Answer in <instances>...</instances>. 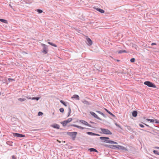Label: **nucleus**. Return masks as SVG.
<instances>
[{"instance_id": "1", "label": "nucleus", "mask_w": 159, "mask_h": 159, "mask_svg": "<svg viewBox=\"0 0 159 159\" xmlns=\"http://www.w3.org/2000/svg\"><path fill=\"white\" fill-rule=\"evenodd\" d=\"M66 133L68 135L71 137L72 140H74L77 134V132H67Z\"/></svg>"}, {"instance_id": "2", "label": "nucleus", "mask_w": 159, "mask_h": 159, "mask_svg": "<svg viewBox=\"0 0 159 159\" xmlns=\"http://www.w3.org/2000/svg\"><path fill=\"white\" fill-rule=\"evenodd\" d=\"M41 45L43 47V49L42 51V53L45 54L47 53L48 52V46L43 43H41Z\"/></svg>"}, {"instance_id": "3", "label": "nucleus", "mask_w": 159, "mask_h": 159, "mask_svg": "<svg viewBox=\"0 0 159 159\" xmlns=\"http://www.w3.org/2000/svg\"><path fill=\"white\" fill-rule=\"evenodd\" d=\"M100 129L102 131V132H101V133L106 134H112L111 132L108 129L101 128Z\"/></svg>"}, {"instance_id": "4", "label": "nucleus", "mask_w": 159, "mask_h": 159, "mask_svg": "<svg viewBox=\"0 0 159 159\" xmlns=\"http://www.w3.org/2000/svg\"><path fill=\"white\" fill-rule=\"evenodd\" d=\"M144 84L150 87L156 88V86L153 83L149 81H145Z\"/></svg>"}, {"instance_id": "5", "label": "nucleus", "mask_w": 159, "mask_h": 159, "mask_svg": "<svg viewBox=\"0 0 159 159\" xmlns=\"http://www.w3.org/2000/svg\"><path fill=\"white\" fill-rule=\"evenodd\" d=\"M13 135L14 137H17L19 138L24 137H25V135L16 133H13Z\"/></svg>"}, {"instance_id": "6", "label": "nucleus", "mask_w": 159, "mask_h": 159, "mask_svg": "<svg viewBox=\"0 0 159 159\" xmlns=\"http://www.w3.org/2000/svg\"><path fill=\"white\" fill-rule=\"evenodd\" d=\"M90 113L95 118H96L97 119H98L99 120H102V119L101 118H100V117H98V116H97V115L96 113H95L94 112H93V111H90Z\"/></svg>"}, {"instance_id": "7", "label": "nucleus", "mask_w": 159, "mask_h": 159, "mask_svg": "<svg viewBox=\"0 0 159 159\" xmlns=\"http://www.w3.org/2000/svg\"><path fill=\"white\" fill-rule=\"evenodd\" d=\"M100 139L103 140V142L108 143L106 142V141H109L110 139L109 137H101L100 138Z\"/></svg>"}, {"instance_id": "8", "label": "nucleus", "mask_w": 159, "mask_h": 159, "mask_svg": "<svg viewBox=\"0 0 159 159\" xmlns=\"http://www.w3.org/2000/svg\"><path fill=\"white\" fill-rule=\"evenodd\" d=\"M80 122H81V123L84 124V125H86L88 126H89V127H92L91 126V125H90L89 124V123H88L86 121H85L84 120H80Z\"/></svg>"}, {"instance_id": "9", "label": "nucleus", "mask_w": 159, "mask_h": 159, "mask_svg": "<svg viewBox=\"0 0 159 159\" xmlns=\"http://www.w3.org/2000/svg\"><path fill=\"white\" fill-rule=\"evenodd\" d=\"M103 145L106 147H108L112 149L117 148V145H107V144H104Z\"/></svg>"}, {"instance_id": "10", "label": "nucleus", "mask_w": 159, "mask_h": 159, "mask_svg": "<svg viewBox=\"0 0 159 159\" xmlns=\"http://www.w3.org/2000/svg\"><path fill=\"white\" fill-rule=\"evenodd\" d=\"M87 42L86 43L89 46H91L92 43V40L89 38H88L86 39Z\"/></svg>"}, {"instance_id": "11", "label": "nucleus", "mask_w": 159, "mask_h": 159, "mask_svg": "<svg viewBox=\"0 0 159 159\" xmlns=\"http://www.w3.org/2000/svg\"><path fill=\"white\" fill-rule=\"evenodd\" d=\"M71 126H74L75 127H77L79 129H86V128L83 127H81L80 126H78L77 125H75V124H72L70 125Z\"/></svg>"}, {"instance_id": "12", "label": "nucleus", "mask_w": 159, "mask_h": 159, "mask_svg": "<svg viewBox=\"0 0 159 159\" xmlns=\"http://www.w3.org/2000/svg\"><path fill=\"white\" fill-rule=\"evenodd\" d=\"M51 126L53 128H56L57 129H62L60 128V126L59 125L57 124H54L53 125H51Z\"/></svg>"}, {"instance_id": "13", "label": "nucleus", "mask_w": 159, "mask_h": 159, "mask_svg": "<svg viewBox=\"0 0 159 159\" xmlns=\"http://www.w3.org/2000/svg\"><path fill=\"white\" fill-rule=\"evenodd\" d=\"M117 149H119L122 150H124L126 151H128V149L126 148H125V147L119 145H117Z\"/></svg>"}, {"instance_id": "14", "label": "nucleus", "mask_w": 159, "mask_h": 159, "mask_svg": "<svg viewBox=\"0 0 159 159\" xmlns=\"http://www.w3.org/2000/svg\"><path fill=\"white\" fill-rule=\"evenodd\" d=\"M72 99L74 98L77 100H79V97L78 95L77 94H74L71 97Z\"/></svg>"}, {"instance_id": "15", "label": "nucleus", "mask_w": 159, "mask_h": 159, "mask_svg": "<svg viewBox=\"0 0 159 159\" xmlns=\"http://www.w3.org/2000/svg\"><path fill=\"white\" fill-rule=\"evenodd\" d=\"M109 114H110L112 116L114 117L115 118H116V116L113 114L111 112H110L106 108L104 109Z\"/></svg>"}, {"instance_id": "16", "label": "nucleus", "mask_w": 159, "mask_h": 159, "mask_svg": "<svg viewBox=\"0 0 159 159\" xmlns=\"http://www.w3.org/2000/svg\"><path fill=\"white\" fill-rule=\"evenodd\" d=\"M138 112L136 111H134L132 112V116L134 117H135L137 116Z\"/></svg>"}, {"instance_id": "17", "label": "nucleus", "mask_w": 159, "mask_h": 159, "mask_svg": "<svg viewBox=\"0 0 159 159\" xmlns=\"http://www.w3.org/2000/svg\"><path fill=\"white\" fill-rule=\"evenodd\" d=\"M95 9L98 11H99L102 13H103L104 12V11L101 8H95Z\"/></svg>"}, {"instance_id": "18", "label": "nucleus", "mask_w": 159, "mask_h": 159, "mask_svg": "<svg viewBox=\"0 0 159 159\" xmlns=\"http://www.w3.org/2000/svg\"><path fill=\"white\" fill-rule=\"evenodd\" d=\"M82 102L83 103H84V104H86L87 105H90L91 104V103L90 102L87 101H86V100H84L83 101H82Z\"/></svg>"}, {"instance_id": "19", "label": "nucleus", "mask_w": 159, "mask_h": 159, "mask_svg": "<svg viewBox=\"0 0 159 159\" xmlns=\"http://www.w3.org/2000/svg\"><path fill=\"white\" fill-rule=\"evenodd\" d=\"M89 150L91 152H98V151L95 149L93 148H91L89 149Z\"/></svg>"}, {"instance_id": "20", "label": "nucleus", "mask_w": 159, "mask_h": 159, "mask_svg": "<svg viewBox=\"0 0 159 159\" xmlns=\"http://www.w3.org/2000/svg\"><path fill=\"white\" fill-rule=\"evenodd\" d=\"M60 102L65 107H66L67 106V104H68L67 102H64L63 101L61 100H60Z\"/></svg>"}, {"instance_id": "21", "label": "nucleus", "mask_w": 159, "mask_h": 159, "mask_svg": "<svg viewBox=\"0 0 159 159\" xmlns=\"http://www.w3.org/2000/svg\"><path fill=\"white\" fill-rule=\"evenodd\" d=\"M96 112L102 115L104 117L106 118V116L102 112L100 111H97Z\"/></svg>"}, {"instance_id": "22", "label": "nucleus", "mask_w": 159, "mask_h": 159, "mask_svg": "<svg viewBox=\"0 0 159 159\" xmlns=\"http://www.w3.org/2000/svg\"><path fill=\"white\" fill-rule=\"evenodd\" d=\"M13 143V142L12 141H7L6 142V143L7 145H8L9 146H12L13 145H12Z\"/></svg>"}, {"instance_id": "23", "label": "nucleus", "mask_w": 159, "mask_h": 159, "mask_svg": "<svg viewBox=\"0 0 159 159\" xmlns=\"http://www.w3.org/2000/svg\"><path fill=\"white\" fill-rule=\"evenodd\" d=\"M106 142L108 143H113V144H117V143L116 142L113 141H112L111 140H110L109 141H106Z\"/></svg>"}, {"instance_id": "24", "label": "nucleus", "mask_w": 159, "mask_h": 159, "mask_svg": "<svg viewBox=\"0 0 159 159\" xmlns=\"http://www.w3.org/2000/svg\"><path fill=\"white\" fill-rule=\"evenodd\" d=\"M0 21L5 24H7L8 23L7 20L3 19H0Z\"/></svg>"}, {"instance_id": "25", "label": "nucleus", "mask_w": 159, "mask_h": 159, "mask_svg": "<svg viewBox=\"0 0 159 159\" xmlns=\"http://www.w3.org/2000/svg\"><path fill=\"white\" fill-rule=\"evenodd\" d=\"M61 123L62 125L64 127L66 126L67 124V123H66V121L65 120L61 122Z\"/></svg>"}, {"instance_id": "26", "label": "nucleus", "mask_w": 159, "mask_h": 159, "mask_svg": "<svg viewBox=\"0 0 159 159\" xmlns=\"http://www.w3.org/2000/svg\"><path fill=\"white\" fill-rule=\"evenodd\" d=\"M48 43L49 44L51 45L52 46H54V47H57V45L56 44H55L52 43V42H48Z\"/></svg>"}, {"instance_id": "27", "label": "nucleus", "mask_w": 159, "mask_h": 159, "mask_svg": "<svg viewBox=\"0 0 159 159\" xmlns=\"http://www.w3.org/2000/svg\"><path fill=\"white\" fill-rule=\"evenodd\" d=\"M86 133L89 135L91 136H95V134L94 133L90 132H88Z\"/></svg>"}, {"instance_id": "28", "label": "nucleus", "mask_w": 159, "mask_h": 159, "mask_svg": "<svg viewBox=\"0 0 159 159\" xmlns=\"http://www.w3.org/2000/svg\"><path fill=\"white\" fill-rule=\"evenodd\" d=\"M146 120L148 121H150V122L152 123H153L155 121V120L154 119H151L147 118L146 119Z\"/></svg>"}, {"instance_id": "29", "label": "nucleus", "mask_w": 159, "mask_h": 159, "mask_svg": "<svg viewBox=\"0 0 159 159\" xmlns=\"http://www.w3.org/2000/svg\"><path fill=\"white\" fill-rule=\"evenodd\" d=\"M72 120V118H68L67 120H65L66 122V123L67 124L70 122Z\"/></svg>"}, {"instance_id": "30", "label": "nucleus", "mask_w": 159, "mask_h": 159, "mask_svg": "<svg viewBox=\"0 0 159 159\" xmlns=\"http://www.w3.org/2000/svg\"><path fill=\"white\" fill-rule=\"evenodd\" d=\"M123 52L126 53L127 52L125 50H120L118 52V53L119 54H121Z\"/></svg>"}, {"instance_id": "31", "label": "nucleus", "mask_w": 159, "mask_h": 159, "mask_svg": "<svg viewBox=\"0 0 159 159\" xmlns=\"http://www.w3.org/2000/svg\"><path fill=\"white\" fill-rule=\"evenodd\" d=\"M18 100L20 102H23L26 100L25 98H20L18 99Z\"/></svg>"}, {"instance_id": "32", "label": "nucleus", "mask_w": 159, "mask_h": 159, "mask_svg": "<svg viewBox=\"0 0 159 159\" xmlns=\"http://www.w3.org/2000/svg\"><path fill=\"white\" fill-rule=\"evenodd\" d=\"M39 98L40 97H34L31 98V99L32 100H36L37 101H38L39 99Z\"/></svg>"}, {"instance_id": "33", "label": "nucleus", "mask_w": 159, "mask_h": 159, "mask_svg": "<svg viewBox=\"0 0 159 159\" xmlns=\"http://www.w3.org/2000/svg\"><path fill=\"white\" fill-rule=\"evenodd\" d=\"M68 110H69V112L68 113V116H67L68 117L70 115V112H71V109H70V106H69L68 107Z\"/></svg>"}, {"instance_id": "34", "label": "nucleus", "mask_w": 159, "mask_h": 159, "mask_svg": "<svg viewBox=\"0 0 159 159\" xmlns=\"http://www.w3.org/2000/svg\"><path fill=\"white\" fill-rule=\"evenodd\" d=\"M153 152L155 154L159 155V152H158L157 151L154 150L153 151Z\"/></svg>"}, {"instance_id": "35", "label": "nucleus", "mask_w": 159, "mask_h": 159, "mask_svg": "<svg viewBox=\"0 0 159 159\" xmlns=\"http://www.w3.org/2000/svg\"><path fill=\"white\" fill-rule=\"evenodd\" d=\"M37 11L39 13H41L43 12V11L41 9H37Z\"/></svg>"}, {"instance_id": "36", "label": "nucleus", "mask_w": 159, "mask_h": 159, "mask_svg": "<svg viewBox=\"0 0 159 159\" xmlns=\"http://www.w3.org/2000/svg\"><path fill=\"white\" fill-rule=\"evenodd\" d=\"M59 111L60 112L63 113L64 111V109L63 108H61L59 109Z\"/></svg>"}, {"instance_id": "37", "label": "nucleus", "mask_w": 159, "mask_h": 159, "mask_svg": "<svg viewBox=\"0 0 159 159\" xmlns=\"http://www.w3.org/2000/svg\"><path fill=\"white\" fill-rule=\"evenodd\" d=\"M135 59L134 58H133L131 59L130 61L131 62H134L135 61Z\"/></svg>"}, {"instance_id": "38", "label": "nucleus", "mask_w": 159, "mask_h": 159, "mask_svg": "<svg viewBox=\"0 0 159 159\" xmlns=\"http://www.w3.org/2000/svg\"><path fill=\"white\" fill-rule=\"evenodd\" d=\"M8 80L9 82H11V81H14L15 80V79H11V78H9L8 79Z\"/></svg>"}, {"instance_id": "39", "label": "nucleus", "mask_w": 159, "mask_h": 159, "mask_svg": "<svg viewBox=\"0 0 159 159\" xmlns=\"http://www.w3.org/2000/svg\"><path fill=\"white\" fill-rule=\"evenodd\" d=\"M43 114V113L41 111H39L38 113V115L39 116H42Z\"/></svg>"}, {"instance_id": "40", "label": "nucleus", "mask_w": 159, "mask_h": 159, "mask_svg": "<svg viewBox=\"0 0 159 159\" xmlns=\"http://www.w3.org/2000/svg\"><path fill=\"white\" fill-rule=\"evenodd\" d=\"M139 126L141 127H142V128H144V126L143 125V124H139Z\"/></svg>"}, {"instance_id": "41", "label": "nucleus", "mask_w": 159, "mask_h": 159, "mask_svg": "<svg viewBox=\"0 0 159 159\" xmlns=\"http://www.w3.org/2000/svg\"><path fill=\"white\" fill-rule=\"evenodd\" d=\"M115 125L118 128H121L120 126L117 123H115Z\"/></svg>"}, {"instance_id": "42", "label": "nucleus", "mask_w": 159, "mask_h": 159, "mask_svg": "<svg viewBox=\"0 0 159 159\" xmlns=\"http://www.w3.org/2000/svg\"><path fill=\"white\" fill-rule=\"evenodd\" d=\"M155 123L156 124H159V120H157V119H155Z\"/></svg>"}, {"instance_id": "43", "label": "nucleus", "mask_w": 159, "mask_h": 159, "mask_svg": "<svg viewBox=\"0 0 159 159\" xmlns=\"http://www.w3.org/2000/svg\"><path fill=\"white\" fill-rule=\"evenodd\" d=\"M12 159H16V158L15 155H13L11 157Z\"/></svg>"}, {"instance_id": "44", "label": "nucleus", "mask_w": 159, "mask_h": 159, "mask_svg": "<svg viewBox=\"0 0 159 159\" xmlns=\"http://www.w3.org/2000/svg\"><path fill=\"white\" fill-rule=\"evenodd\" d=\"M143 124H144V125H145L146 126H147L148 127H149L150 128H152V127H150V126H149V125L145 124V123H143Z\"/></svg>"}, {"instance_id": "45", "label": "nucleus", "mask_w": 159, "mask_h": 159, "mask_svg": "<svg viewBox=\"0 0 159 159\" xmlns=\"http://www.w3.org/2000/svg\"><path fill=\"white\" fill-rule=\"evenodd\" d=\"M25 97L28 99H31L32 98L31 97H29V96H26Z\"/></svg>"}, {"instance_id": "46", "label": "nucleus", "mask_w": 159, "mask_h": 159, "mask_svg": "<svg viewBox=\"0 0 159 159\" xmlns=\"http://www.w3.org/2000/svg\"><path fill=\"white\" fill-rule=\"evenodd\" d=\"M95 136H100V135H99V134H95Z\"/></svg>"}, {"instance_id": "47", "label": "nucleus", "mask_w": 159, "mask_h": 159, "mask_svg": "<svg viewBox=\"0 0 159 159\" xmlns=\"http://www.w3.org/2000/svg\"><path fill=\"white\" fill-rule=\"evenodd\" d=\"M156 45V43H152L151 44L152 45Z\"/></svg>"}, {"instance_id": "48", "label": "nucleus", "mask_w": 159, "mask_h": 159, "mask_svg": "<svg viewBox=\"0 0 159 159\" xmlns=\"http://www.w3.org/2000/svg\"><path fill=\"white\" fill-rule=\"evenodd\" d=\"M90 122L91 123V124H96V123H94V122H93L91 121H90Z\"/></svg>"}, {"instance_id": "49", "label": "nucleus", "mask_w": 159, "mask_h": 159, "mask_svg": "<svg viewBox=\"0 0 159 159\" xmlns=\"http://www.w3.org/2000/svg\"><path fill=\"white\" fill-rule=\"evenodd\" d=\"M155 149H159V147H156L154 148Z\"/></svg>"}, {"instance_id": "50", "label": "nucleus", "mask_w": 159, "mask_h": 159, "mask_svg": "<svg viewBox=\"0 0 159 159\" xmlns=\"http://www.w3.org/2000/svg\"><path fill=\"white\" fill-rule=\"evenodd\" d=\"M142 130H143V131H144L145 132H150L149 131H147V130H144L143 129H141Z\"/></svg>"}, {"instance_id": "51", "label": "nucleus", "mask_w": 159, "mask_h": 159, "mask_svg": "<svg viewBox=\"0 0 159 159\" xmlns=\"http://www.w3.org/2000/svg\"><path fill=\"white\" fill-rule=\"evenodd\" d=\"M117 61H120V60H117Z\"/></svg>"}, {"instance_id": "52", "label": "nucleus", "mask_w": 159, "mask_h": 159, "mask_svg": "<svg viewBox=\"0 0 159 159\" xmlns=\"http://www.w3.org/2000/svg\"><path fill=\"white\" fill-rule=\"evenodd\" d=\"M135 48H136V47H137V46L135 45Z\"/></svg>"}, {"instance_id": "53", "label": "nucleus", "mask_w": 159, "mask_h": 159, "mask_svg": "<svg viewBox=\"0 0 159 159\" xmlns=\"http://www.w3.org/2000/svg\"><path fill=\"white\" fill-rule=\"evenodd\" d=\"M1 95V92H0V95Z\"/></svg>"}, {"instance_id": "54", "label": "nucleus", "mask_w": 159, "mask_h": 159, "mask_svg": "<svg viewBox=\"0 0 159 159\" xmlns=\"http://www.w3.org/2000/svg\"><path fill=\"white\" fill-rule=\"evenodd\" d=\"M153 157H154V156H153Z\"/></svg>"}]
</instances>
